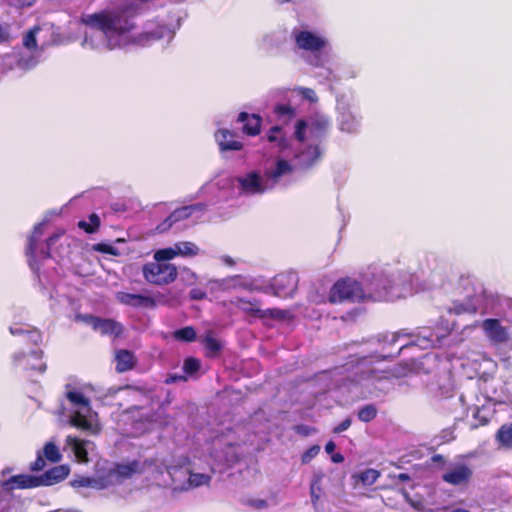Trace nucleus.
Wrapping results in <instances>:
<instances>
[{
  "mask_svg": "<svg viewBox=\"0 0 512 512\" xmlns=\"http://www.w3.org/2000/svg\"><path fill=\"white\" fill-rule=\"evenodd\" d=\"M275 112L280 115H293L294 109L290 105L283 104L276 106Z\"/></svg>",
  "mask_w": 512,
  "mask_h": 512,
  "instance_id": "nucleus-53",
  "label": "nucleus"
},
{
  "mask_svg": "<svg viewBox=\"0 0 512 512\" xmlns=\"http://www.w3.org/2000/svg\"><path fill=\"white\" fill-rule=\"evenodd\" d=\"M299 278L296 272L286 271L277 274L270 284L272 295L279 298L292 297L298 288Z\"/></svg>",
  "mask_w": 512,
  "mask_h": 512,
  "instance_id": "nucleus-5",
  "label": "nucleus"
},
{
  "mask_svg": "<svg viewBox=\"0 0 512 512\" xmlns=\"http://www.w3.org/2000/svg\"><path fill=\"white\" fill-rule=\"evenodd\" d=\"M175 247L177 249L178 256L194 257L200 252L199 247L190 241L178 242L175 244Z\"/></svg>",
  "mask_w": 512,
  "mask_h": 512,
  "instance_id": "nucleus-22",
  "label": "nucleus"
},
{
  "mask_svg": "<svg viewBox=\"0 0 512 512\" xmlns=\"http://www.w3.org/2000/svg\"><path fill=\"white\" fill-rule=\"evenodd\" d=\"M352 363H354V361H352ZM370 363H372V357H368V356L357 358V360L355 361V364L357 366H363V367Z\"/></svg>",
  "mask_w": 512,
  "mask_h": 512,
  "instance_id": "nucleus-57",
  "label": "nucleus"
},
{
  "mask_svg": "<svg viewBox=\"0 0 512 512\" xmlns=\"http://www.w3.org/2000/svg\"><path fill=\"white\" fill-rule=\"evenodd\" d=\"M467 282H471L469 277L461 276L459 279V285L462 286L465 290H467Z\"/></svg>",
  "mask_w": 512,
  "mask_h": 512,
  "instance_id": "nucleus-61",
  "label": "nucleus"
},
{
  "mask_svg": "<svg viewBox=\"0 0 512 512\" xmlns=\"http://www.w3.org/2000/svg\"><path fill=\"white\" fill-rule=\"evenodd\" d=\"M267 141L270 143H277L280 150H284L288 147V141L283 134V130L280 126H273L269 129L266 134Z\"/></svg>",
  "mask_w": 512,
  "mask_h": 512,
  "instance_id": "nucleus-21",
  "label": "nucleus"
},
{
  "mask_svg": "<svg viewBox=\"0 0 512 512\" xmlns=\"http://www.w3.org/2000/svg\"><path fill=\"white\" fill-rule=\"evenodd\" d=\"M174 338L183 342H193L196 339V331L192 326H186L176 330Z\"/></svg>",
  "mask_w": 512,
  "mask_h": 512,
  "instance_id": "nucleus-27",
  "label": "nucleus"
},
{
  "mask_svg": "<svg viewBox=\"0 0 512 512\" xmlns=\"http://www.w3.org/2000/svg\"><path fill=\"white\" fill-rule=\"evenodd\" d=\"M207 357H215L221 351L220 342L212 336H206L203 340Z\"/></svg>",
  "mask_w": 512,
  "mask_h": 512,
  "instance_id": "nucleus-25",
  "label": "nucleus"
},
{
  "mask_svg": "<svg viewBox=\"0 0 512 512\" xmlns=\"http://www.w3.org/2000/svg\"><path fill=\"white\" fill-rule=\"evenodd\" d=\"M71 424L77 428L83 429V430H89L91 428V423L87 419L86 416L81 414L80 412H75L71 416Z\"/></svg>",
  "mask_w": 512,
  "mask_h": 512,
  "instance_id": "nucleus-37",
  "label": "nucleus"
},
{
  "mask_svg": "<svg viewBox=\"0 0 512 512\" xmlns=\"http://www.w3.org/2000/svg\"><path fill=\"white\" fill-rule=\"evenodd\" d=\"M292 171L291 165L288 163V161L284 159H279L276 162L275 169L270 173V177L273 179H278L281 176L288 174Z\"/></svg>",
  "mask_w": 512,
  "mask_h": 512,
  "instance_id": "nucleus-32",
  "label": "nucleus"
},
{
  "mask_svg": "<svg viewBox=\"0 0 512 512\" xmlns=\"http://www.w3.org/2000/svg\"><path fill=\"white\" fill-rule=\"evenodd\" d=\"M189 296L192 300H203L206 298V292L201 288H192L189 292Z\"/></svg>",
  "mask_w": 512,
  "mask_h": 512,
  "instance_id": "nucleus-50",
  "label": "nucleus"
},
{
  "mask_svg": "<svg viewBox=\"0 0 512 512\" xmlns=\"http://www.w3.org/2000/svg\"><path fill=\"white\" fill-rule=\"evenodd\" d=\"M301 93H302V95L305 98H307V99H309L311 101L314 100L313 96L315 95V92L312 89H310V88H302L301 89Z\"/></svg>",
  "mask_w": 512,
  "mask_h": 512,
  "instance_id": "nucleus-58",
  "label": "nucleus"
},
{
  "mask_svg": "<svg viewBox=\"0 0 512 512\" xmlns=\"http://www.w3.org/2000/svg\"><path fill=\"white\" fill-rule=\"evenodd\" d=\"M211 477L202 473H189L188 485L189 487H199L209 484Z\"/></svg>",
  "mask_w": 512,
  "mask_h": 512,
  "instance_id": "nucleus-35",
  "label": "nucleus"
},
{
  "mask_svg": "<svg viewBox=\"0 0 512 512\" xmlns=\"http://www.w3.org/2000/svg\"><path fill=\"white\" fill-rule=\"evenodd\" d=\"M294 39L298 48L306 50V51H319L323 49L326 45V41L307 30L294 31Z\"/></svg>",
  "mask_w": 512,
  "mask_h": 512,
  "instance_id": "nucleus-9",
  "label": "nucleus"
},
{
  "mask_svg": "<svg viewBox=\"0 0 512 512\" xmlns=\"http://www.w3.org/2000/svg\"><path fill=\"white\" fill-rule=\"evenodd\" d=\"M396 477H397L398 480H400L402 482H407V481L411 480L410 475L407 474V473H400Z\"/></svg>",
  "mask_w": 512,
  "mask_h": 512,
  "instance_id": "nucleus-63",
  "label": "nucleus"
},
{
  "mask_svg": "<svg viewBox=\"0 0 512 512\" xmlns=\"http://www.w3.org/2000/svg\"><path fill=\"white\" fill-rule=\"evenodd\" d=\"M497 380L494 377L490 378H481L479 381V389L484 396V398L493 403L504 404L505 403V395L503 394L502 389H497Z\"/></svg>",
  "mask_w": 512,
  "mask_h": 512,
  "instance_id": "nucleus-11",
  "label": "nucleus"
},
{
  "mask_svg": "<svg viewBox=\"0 0 512 512\" xmlns=\"http://www.w3.org/2000/svg\"><path fill=\"white\" fill-rule=\"evenodd\" d=\"M71 444L73 446V451L75 456L83 462L88 460V452L85 447V443L77 438L71 439Z\"/></svg>",
  "mask_w": 512,
  "mask_h": 512,
  "instance_id": "nucleus-33",
  "label": "nucleus"
},
{
  "mask_svg": "<svg viewBox=\"0 0 512 512\" xmlns=\"http://www.w3.org/2000/svg\"><path fill=\"white\" fill-rule=\"evenodd\" d=\"M295 431L303 436H308L311 432V428L306 425H297Z\"/></svg>",
  "mask_w": 512,
  "mask_h": 512,
  "instance_id": "nucleus-56",
  "label": "nucleus"
},
{
  "mask_svg": "<svg viewBox=\"0 0 512 512\" xmlns=\"http://www.w3.org/2000/svg\"><path fill=\"white\" fill-rule=\"evenodd\" d=\"M320 446L319 445H313L310 448H308L301 456V463L302 464H308L314 459L320 452Z\"/></svg>",
  "mask_w": 512,
  "mask_h": 512,
  "instance_id": "nucleus-41",
  "label": "nucleus"
},
{
  "mask_svg": "<svg viewBox=\"0 0 512 512\" xmlns=\"http://www.w3.org/2000/svg\"><path fill=\"white\" fill-rule=\"evenodd\" d=\"M473 418L477 421V423L472 426L473 429L478 428L479 426H486L490 423V419L488 417L481 415L480 408H476L473 413Z\"/></svg>",
  "mask_w": 512,
  "mask_h": 512,
  "instance_id": "nucleus-45",
  "label": "nucleus"
},
{
  "mask_svg": "<svg viewBox=\"0 0 512 512\" xmlns=\"http://www.w3.org/2000/svg\"><path fill=\"white\" fill-rule=\"evenodd\" d=\"M322 480V475H315L314 479L311 483L310 491H311V499L312 502H317L319 499V495L316 494V490H320V483Z\"/></svg>",
  "mask_w": 512,
  "mask_h": 512,
  "instance_id": "nucleus-43",
  "label": "nucleus"
},
{
  "mask_svg": "<svg viewBox=\"0 0 512 512\" xmlns=\"http://www.w3.org/2000/svg\"><path fill=\"white\" fill-rule=\"evenodd\" d=\"M237 121L243 123L242 131L248 136H257L261 131L262 118L258 114L240 112Z\"/></svg>",
  "mask_w": 512,
  "mask_h": 512,
  "instance_id": "nucleus-18",
  "label": "nucleus"
},
{
  "mask_svg": "<svg viewBox=\"0 0 512 512\" xmlns=\"http://www.w3.org/2000/svg\"><path fill=\"white\" fill-rule=\"evenodd\" d=\"M116 299L123 305L130 306L133 308H155L156 301L151 296H145L141 294H133L128 292H118Z\"/></svg>",
  "mask_w": 512,
  "mask_h": 512,
  "instance_id": "nucleus-12",
  "label": "nucleus"
},
{
  "mask_svg": "<svg viewBox=\"0 0 512 512\" xmlns=\"http://www.w3.org/2000/svg\"><path fill=\"white\" fill-rule=\"evenodd\" d=\"M186 377L183 375H170L168 378H166L165 383L166 384H173L179 381H185Z\"/></svg>",
  "mask_w": 512,
  "mask_h": 512,
  "instance_id": "nucleus-55",
  "label": "nucleus"
},
{
  "mask_svg": "<svg viewBox=\"0 0 512 512\" xmlns=\"http://www.w3.org/2000/svg\"><path fill=\"white\" fill-rule=\"evenodd\" d=\"M156 39H157V37L154 33L144 32V33H141L137 38H135L134 42L141 44V45H146L149 42L154 41Z\"/></svg>",
  "mask_w": 512,
  "mask_h": 512,
  "instance_id": "nucleus-46",
  "label": "nucleus"
},
{
  "mask_svg": "<svg viewBox=\"0 0 512 512\" xmlns=\"http://www.w3.org/2000/svg\"><path fill=\"white\" fill-rule=\"evenodd\" d=\"M90 484L91 480L89 478L75 479L71 482V485L75 488L88 487Z\"/></svg>",
  "mask_w": 512,
  "mask_h": 512,
  "instance_id": "nucleus-54",
  "label": "nucleus"
},
{
  "mask_svg": "<svg viewBox=\"0 0 512 512\" xmlns=\"http://www.w3.org/2000/svg\"><path fill=\"white\" fill-rule=\"evenodd\" d=\"M45 465H46V463H45L44 457L41 454H38L35 461L31 463L30 470L34 471V472H38V471L43 470Z\"/></svg>",
  "mask_w": 512,
  "mask_h": 512,
  "instance_id": "nucleus-48",
  "label": "nucleus"
},
{
  "mask_svg": "<svg viewBox=\"0 0 512 512\" xmlns=\"http://www.w3.org/2000/svg\"><path fill=\"white\" fill-rule=\"evenodd\" d=\"M357 416L360 421L368 423L376 418L377 408L374 404L365 405L359 409Z\"/></svg>",
  "mask_w": 512,
  "mask_h": 512,
  "instance_id": "nucleus-26",
  "label": "nucleus"
},
{
  "mask_svg": "<svg viewBox=\"0 0 512 512\" xmlns=\"http://www.w3.org/2000/svg\"><path fill=\"white\" fill-rule=\"evenodd\" d=\"M69 468L65 465L55 466L44 474L37 476L38 486H50L64 480L69 475Z\"/></svg>",
  "mask_w": 512,
  "mask_h": 512,
  "instance_id": "nucleus-16",
  "label": "nucleus"
},
{
  "mask_svg": "<svg viewBox=\"0 0 512 512\" xmlns=\"http://www.w3.org/2000/svg\"><path fill=\"white\" fill-rule=\"evenodd\" d=\"M116 371L123 373L132 370L136 365V359L133 352L127 349H121L116 353Z\"/></svg>",
  "mask_w": 512,
  "mask_h": 512,
  "instance_id": "nucleus-19",
  "label": "nucleus"
},
{
  "mask_svg": "<svg viewBox=\"0 0 512 512\" xmlns=\"http://www.w3.org/2000/svg\"><path fill=\"white\" fill-rule=\"evenodd\" d=\"M127 8L118 11H102L82 18L86 25H96L105 35H122L135 27L134 23L125 15Z\"/></svg>",
  "mask_w": 512,
  "mask_h": 512,
  "instance_id": "nucleus-1",
  "label": "nucleus"
},
{
  "mask_svg": "<svg viewBox=\"0 0 512 512\" xmlns=\"http://www.w3.org/2000/svg\"><path fill=\"white\" fill-rule=\"evenodd\" d=\"M449 312L454 313L456 315L465 314L467 312L475 313L476 308L473 305H470L467 303H458V304H455L452 308H450Z\"/></svg>",
  "mask_w": 512,
  "mask_h": 512,
  "instance_id": "nucleus-40",
  "label": "nucleus"
},
{
  "mask_svg": "<svg viewBox=\"0 0 512 512\" xmlns=\"http://www.w3.org/2000/svg\"><path fill=\"white\" fill-rule=\"evenodd\" d=\"M379 476L380 473L378 470L369 468L366 469L365 471L360 472L357 475V478L363 485H372L377 481Z\"/></svg>",
  "mask_w": 512,
  "mask_h": 512,
  "instance_id": "nucleus-29",
  "label": "nucleus"
},
{
  "mask_svg": "<svg viewBox=\"0 0 512 512\" xmlns=\"http://www.w3.org/2000/svg\"><path fill=\"white\" fill-rule=\"evenodd\" d=\"M81 318L102 336H113L114 338H118L123 334V325L114 319L101 318L91 314L83 315Z\"/></svg>",
  "mask_w": 512,
  "mask_h": 512,
  "instance_id": "nucleus-6",
  "label": "nucleus"
},
{
  "mask_svg": "<svg viewBox=\"0 0 512 512\" xmlns=\"http://www.w3.org/2000/svg\"><path fill=\"white\" fill-rule=\"evenodd\" d=\"M66 398L74 405L80 407H89L90 401L82 392L72 390L66 393Z\"/></svg>",
  "mask_w": 512,
  "mask_h": 512,
  "instance_id": "nucleus-30",
  "label": "nucleus"
},
{
  "mask_svg": "<svg viewBox=\"0 0 512 512\" xmlns=\"http://www.w3.org/2000/svg\"><path fill=\"white\" fill-rule=\"evenodd\" d=\"M94 249L98 252L105 253V254H111V255L116 254L115 248L112 245L106 244V243H98L95 245Z\"/></svg>",
  "mask_w": 512,
  "mask_h": 512,
  "instance_id": "nucleus-49",
  "label": "nucleus"
},
{
  "mask_svg": "<svg viewBox=\"0 0 512 512\" xmlns=\"http://www.w3.org/2000/svg\"><path fill=\"white\" fill-rule=\"evenodd\" d=\"M431 460H432V462H435V463H444L445 462L444 457L440 454L433 455Z\"/></svg>",
  "mask_w": 512,
  "mask_h": 512,
  "instance_id": "nucleus-64",
  "label": "nucleus"
},
{
  "mask_svg": "<svg viewBox=\"0 0 512 512\" xmlns=\"http://www.w3.org/2000/svg\"><path fill=\"white\" fill-rule=\"evenodd\" d=\"M137 463H131L127 465H120L118 472L123 477H131L137 471Z\"/></svg>",
  "mask_w": 512,
  "mask_h": 512,
  "instance_id": "nucleus-44",
  "label": "nucleus"
},
{
  "mask_svg": "<svg viewBox=\"0 0 512 512\" xmlns=\"http://www.w3.org/2000/svg\"><path fill=\"white\" fill-rule=\"evenodd\" d=\"M176 256H178V252L174 246L157 250L154 253L153 258L158 262H168L169 260L174 259Z\"/></svg>",
  "mask_w": 512,
  "mask_h": 512,
  "instance_id": "nucleus-28",
  "label": "nucleus"
},
{
  "mask_svg": "<svg viewBox=\"0 0 512 512\" xmlns=\"http://www.w3.org/2000/svg\"><path fill=\"white\" fill-rule=\"evenodd\" d=\"M0 486L6 491L35 488L38 487L37 476L25 474L14 475L7 480L1 481Z\"/></svg>",
  "mask_w": 512,
  "mask_h": 512,
  "instance_id": "nucleus-15",
  "label": "nucleus"
},
{
  "mask_svg": "<svg viewBox=\"0 0 512 512\" xmlns=\"http://www.w3.org/2000/svg\"><path fill=\"white\" fill-rule=\"evenodd\" d=\"M59 236H60V234H53L47 238V240H46L47 249L41 251V255L44 259H48L51 257L50 248L53 244H55V242L58 240Z\"/></svg>",
  "mask_w": 512,
  "mask_h": 512,
  "instance_id": "nucleus-47",
  "label": "nucleus"
},
{
  "mask_svg": "<svg viewBox=\"0 0 512 512\" xmlns=\"http://www.w3.org/2000/svg\"><path fill=\"white\" fill-rule=\"evenodd\" d=\"M237 181L243 193L249 195L261 194L265 191L261 176L258 172L252 171L245 176L238 177Z\"/></svg>",
  "mask_w": 512,
  "mask_h": 512,
  "instance_id": "nucleus-13",
  "label": "nucleus"
},
{
  "mask_svg": "<svg viewBox=\"0 0 512 512\" xmlns=\"http://www.w3.org/2000/svg\"><path fill=\"white\" fill-rule=\"evenodd\" d=\"M221 261L228 265V266H234L235 265V261L232 257L228 256V255H224V256H221Z\"/></svg>",
  "mask_w": 512,
  "mask_h": 512,
  "instance_id": "nucleus-59",
  "label": "nucleus"
},
{
  "mask_svg": "<svg viewBox=\"0 0 512 512\" xmlns=\"http://www.w3.org/2000/svg\"><path fill=\"white\" fill-rule=\"evenodd\" d=\"M215 136L220 149L223 151H239L243 147L242 142L237 140V135L233 131L220 129Z\"/></svg>",
  "mask_w": 512,
  "mask_h": 512,
  "instance_id": "nucleus-17",
  "label": "nucleus"
},
{
  "mask_svg": "<svg viewBox=\"0 0 512 512\" xmlns=\"http://www.w3.org/2000/svg\"><path fill=\"white\" fill-rule=\"evenodd\" d=\"M43 455L51 463H57L62 458L58 447L53 442H48L45 444L43 448Z\"/></svg>",
  "mask_w": 512,
  "mask_h": 512,
  "instance_id": "nucleus-24",
  "label": "nucleus"
},
{
  "mask_svg": "<svg viewBox=\"0 0 512 512\" xmlns=\"http://www.w3.org/2000/svg\"><path fill=\"white\" fill-rule=\"evenodd\" d=\"M482 329L489 340L493 343L500 344L507 342L510 339L507 328L502 326L498 319H485L482 322Z\"/></svg>",
  "mask_w": 512,
  "mask_h": 512,
  "instance_id": "nucleus-10",
  "label": "nucleus"
},
{
  "mask_svg": "<svg viewBox=\"0 0 512 512\" xmlns=\"http://www.w3.org/2000/svg\"><path fill=\"white\" fill-rule=\"evenodd\" d=\"M205 209V204L196 203L192 205L182 206L175 209L162 223L157 226L159 232L169 230L175 223L189 218L194 212Z\"/></svg>",
  "mask_w": 512,
  "mask_h": 512,
  "instance_id": "nucleus-8",
  "label": "nucleus"
},
{
  "mask_svg": "<svg viewBox=\"0 0 512 512\" xmlns=\"http://www.w3.org/2000/svg\"><path fill=\"white\" fill-rule=\"evenodd\" d=\"M11 28V24L0 22V44L9 43L13 39Z\"/></svg>",
  "mask_w": 512,
  "mask_h": 512,
  "instance_id": "nucleus-39",
  "label": "nucleus"
},
{
  "mask_svg": "<svg viewBox=\"0 0 512 512\" xmlns=\"http://www.w3.org/2000/svg\"><path fill=\"white\" fill-rule=\"evenodd\" d=\"M335 447H336L335 443L333 441H329L325 445V451L327 453H332L335 450Z\"/></svg>",
  "mask_w": 512,
  "mask_h": 512,
  "instance_id": "nucleus-62",
  "label": "nucleus"
},
{
  "mask_svg": "<svg viewBox=\"0 0 512 512\" xmlns=\"http://www.w3.org/2000/svg\"><path fill=\"white\" fill-rule=\"evenodd\" d=\"M39 31L40 27L34 26L23 36V45L25 48L29 50H34L37 48L36 35L39 33Z\"/></svg>",
  "mask_w": 512,
  "mask_h": 512,
  "instance_id": "nucleus-31",
  "label": "nucleus"
},
{
  "mask_svg": "<svg viewBox=\"0 0 512 512\" xmlns=\"http://www.w3.org/2000/svg\"><path fill=\"white\" fill-rule=\"evenodd\" d=\"M25 342L32 344L33 346H38L42 342V333L39 329L27 326Z\"/></svg>",
  "mask_w": 512,
  "mask_h": 512,
  "instance_id": "nucleus-34",
  "label": "nucleus"
},
{
  "mask_svg": "<svg viewBox=\"0 0 512 512\" xmlns=\"http://www.w3.org/2000/svg\"><path fill=\"white\" fill-rule=\"evenodd\" d=\"M41 235V229L39 227H35V230L32 235L29 236L27 240V248L26 255L30 257L35 256L36 245L38 241V237Z\"/></svg>",
  "mask_w": 512,
  "mask_h": 512,
  "instance_id": "nucleus-36",
  "label": "nucleus"
},
{
  "mask_svg": "<svg viewBox=\"0 0 512 512\" xmlns=\"http://www.w3.org/2000/svg\"><path fill=\"white\" fill-rule=\"evenodd\" d=\"M13 364L16 368H20L26 372L44 373L46 364L43 361V351L33 350L29 353H17L13 356Z\"/></svg>",
  "mask_w": 512,
  "mask_h": 512,
  "instance_id": "nucleus-7",
  "label": "nucleus"
},
{
  "mask_svg": "<svg viewBox=\"0 0 512 512\" xmlns=\"http://www.w3.org/2000/svg\"><path fill=\"white\" fill-rule=\"evenodd\" d=\"M472 470L465 464H459L442 475V480L448 484L457 486L467 484L472 477Z\"/></svg>",
  "mask_w": 512,
  "mask_h": 512,
  "instance_id": "nucleus-14",
  "label": "nucleus"
},
{
  "mask_svg": "<svg viewBox=\"0 0 512 512\" xmlns=\"http://www.w3.org/2000/svg\"><path fill=\"white\" fill-rule=\"evenodd\" d=\"M201 363L197 358L189 357L183 363V371L187 375H192L199 371Z\"/></svg>",
  "mask_w": 512,
  "mask_h": 512,
  "instance_id": "nucleus-38",
  "label": "nucleus"
},
{
  "mask_svg": "<svg viewBox=\"0 0 512 512\" xmlns=\"http://www.w3.org/2000/svg\"><path fill=\"white\" fill-rule=\"evenodd\" d=\"M351 423H352L351 419L350 418H346L343 421H341L333 429V432L336 433V434L342 433V432L346 431L351 426Z\"/></svg>",
  "mask_w": 512,
  "mask_h": 512,
  "instance_id": "nucleus-51",
  "label": "nucleus"
},
{
  "mask_svg": "<svg viewBox=\"0 0 512 512\" xmlns=\"http://www.w3.org/2000/svg\"><path fill=\"white\" fill-rule=\"evenodd\" d=\"M331 460L334 462V463H341L344 461V457L341 453H335L332 455L331 457Z\"/></svg>",
  "mask_w": 512,
  "mask_h": 512,
  "instance_id": "nucleus-60",
  "label": "nucleus"
},
{
  "mask_svg": "<svg viewBox=\"0 0 512 512\" xmlns=\"http://www.w3.org/2000/svg\"><path fill=\"white\" fill-rule=\"evenodd\" d=\"M307 128V123L305 120L303 119H299L297 122H296V125H295V138L303 143L305 141V130Z\"/></svg>",
  "mask_w": 512,
  "mask_h": 512,
  "instance_id": "nucleus-42",
  "label": "nucleus"
},
{
  "mask_svg": "<svg viewBox=\"0 0 512 512\" xmlns=\"http://www.w3.org/2000/svg\"><path fill=\"white\" fill-rule=\"evenodd\" d=\"M230 303L236 306L239 310H241L246 315L257 319H275V320H283L286 317V313L284 310L279 308H261V301L256 298H241L235 297L230 300Z\"/></svg>",
  "mask_w": 512,
  "mask_h": 512,
  "instance_id": "nucleus-4",
  "label": "nucleus"
},
{
  "mask_svg": "<svg viewBox=\"0 0 512 512\" xmlns=\"http://www.w3.org/2000/svg\"><path fill=\"white\" fill-rule=\"evenodd\" d=\"M27 326L28 325L20 326V325L16 324L14 326H11L9 328V331L14 336H23V337H25L26 336V331L25 330H27Z\"/></svg>",
  "mask_w": 512,
  "mask_h": 512,
  "instance_id": "nucleus-52",
  "label": "nucleus"
},
{
  "mask_svg": "<svg viewBox=\"0 0 512 512\" xmlns=\"http://www.w3.org/2000/svg\"><path fill=\"white\" fill-rule=\"evenodd\" d=\"M89 221L81 220L78 222V227L88 234H93L98 231L100 227V217L96 213H91L88 217Z\"/></svg>",
  "mask_w": 512,
  "mask_h": 512,
  "instance_id": "nucleus-23",
  "label": "nucleus"
},
{
  "mask_svg": "<svg viewBox=\"0 0 512 512\" xmlns=\"http://www.w3.org/2000/svg\"><path fill=\"white\" fill-rule=\"evenodd\" d=\"M495 439L501 447L512 449V423L501 425L495 434Z\"/></svg>",
  "mask_w": 512,
  "mask_h": 512,
  "instance_id": "nucleus-20",
  "label": "nucleus"
},
{
  "mask_svg": "<svg viewBox=\"0 0 512 512\" xmlns=\"http://www.w3.org/2000/svg\"><path fill=\"white\" fill-rule=\"evenodd\" d=\"M364 298L361 284L351 278L338 280L330 289L328 299L332 304L357 302Z\"/></svg>",
  "mask_w": 512,
  "mask_h": 512,
  "instance_id": "nucleus-3",
  "label": "nucleus"
},
{
  "mask_svg": "<svg viewBox=\"0 0 512 512\" xmlns=\"http://www.w3.org/2000/svg\"><path fill=\"white\" fill-rule=\"evenodd\" d=\"M142 274L148 283L156 286H163L176 280L178 270L172 263L158 262L154 260L143 265Z\"/></svg>",
  "mask_w": 512,
  "mask_h": 512,
  "instance_id": "nucleus-2",
  "label": "nucleus"
}]
</instances>
